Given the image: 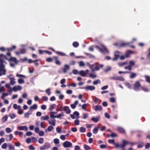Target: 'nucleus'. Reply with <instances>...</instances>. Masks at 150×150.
Segmentation results:
<instances>
[{
	"label": "nucleus",
	"instance_id": "1",
	"mask_svg": "<svg viewBox=\"0 0 150 150\" xmlns=\"http://www.w3.org/2000/svg\"><path fill=\"white\" fill-rule=\"evenodd\" d=\"M6 59L5 55L3 54H0V76L6 74V70L5 69V64L6 63L4 60Z\"/></svg>",
	"mask_w": 150,
	"mask_h": 150
},
{
	"label": "nucleus",
	"instance_id": "2",
	"mask_svg": "<svg viewBox=\"0 0 150 150\" xmlns=\"http://www.w3.org/2000/svg\"><path fill=\"white\" fill-rule=\"evenodd\" d=\"M6 57V59H4V61L5 62V60H8L10 62V65L11 67H14L15 65L17 63V61L16 58L14 57H11L10 59H8Z\"/></svg>",
	"mask_w": 150,
	"mask_h": 150
},
{
	"label": "nucleus",
	"instance_id": "3",
	"mask_svg": "<svg viewBox=\"0 0 150 150\" xmlns=\"http://www.w3.org/2000/svg\"><path fill=\"white\" fill-rule=\"evenodd\" d=\"M95 47L98 50L101 52H102L104 53L108 52V51L106 48L103 45H100V47H99L98 46H96Z\"/></svg>",
	"mask_w": 150,
	"mask_h": 150
},
{
	"label": "nucleus",
	"instance_id": "4",
	"mask_svg": "<svg viewBox=\"0 0 150 150\" xmlns=\"http://www.w3.org/2000/svg\"><path fill=\"white\" fill-rule=\"evenodd\" d=\"M51 146V145L49 143H45L40 148V150H43L49 148Z\"/></svg>",
	"mask_w": 150,
	"mask_h": 150
},
{
	"label": "nucleus",
	"instance_id": "5",
	"mask_svg": "<svg viewBox=\"0 0 150 150\" xmlns=\"http://www.w3.org/2000/svg\"><path fill=\"white\" fill-rule=\"evenodd\" d=\"M72 144L70 142L66 141L63 144V146L64 148L72 147Z\"/></svg>",
	"mask_w": 150,
	"mask_h": 150
},
{
	"label": "nucleus",
	"instance_id": "6",
	"mask_svg": "<svg viewBox=\"0 0 150 150\" xmlns=\"http://www.w3.org/2000/svg\"><path fill=\"white\" fill-rule=\"evenodd\" d=\"M129 144L131 145L133 144V143H131L128 141H126L125 140H123L122 141V143L121 144V148H124L127 145Z\"/></svg>",
	"mask_w": 150,
	"mask_h": 150
},
{
	"label": "nucleus",
	"instance_id": "7",
	"mask_svg": "<svg viewBox=\"0 0 150 150\" xmlns=\"http://www.w3.org/2000/svg\"><path fill=\"white\" fill-rule=\"evenodd\" d=\"M140 83L138 82H136L134 84V89L136 91H138L139 89V88L140 87Z\"/></svg>",
	"mask_w": 150,
	"mask_h": 150
},
{
	"label": "nucleus",
	"instance_id": "8",
	"mask_svg": "<svg viewBox=\"0 0 150 150\" xmlns=\"http://www.w3.org/2000/svg\"><path fill=\"white\" fill-rule=\"evenodd\" d=\"M88 71L89 70L88 69L86 70L85 71L81 70L79 72L78 74H80L82 76H84L87 74Z\"/></svg>",
	"mask_w": 150,
	"mask_h": 150
},
{
	"label": "nucleus",
	"instance_id": "9",
	"mask_svg": "<svg viewBox=\"0 0 150 150\" xmlns=\"http://www.w3.org/2000/svg\"><path fill=\"white\" fill-rule=\"evenodd\" d=\"M70 69V67L69 65L68 64H65L63 69L64 73H66Z\"/></svg>",
	"mask_w": 150,
	"mask_h": 150
},
{
	"label": "nucleus",
	"instance_id": "10",
	"mask_svg": "<svg viewBox=\"0 0 150 150\" xmlns=\"http://www.w3.org/2000/svg\"><path fill=\"white\" fill-rule=\"evenodd\" d=\"M22 89V87L21 86H15L13 88V90L14 91L16 92L18 90L20 91Z\"/></svg>",
	"mask_w": 150,
	"mask_h": 150
},
{
	"label": "nucleus",
	"instance_id": "11",
	"mask_svg": "<svg viewBox=\"0 0 150 150\" xmlns=\"http://www.w3.org/2000/svg\"><path fill=\"white\" fill-rule=\"evenodd\" d=\"M50 49L52 51L55 52L57 54H59L62 56H65L66 55V54L65 53L63 52L58 51H55L54 49L52 48H50Z\"/></svg>",
	"mask_w": 150,
	"mask_h": 150
},
{
	"label": "nucleus",
	"instance_id": "12",
	"mask_svg": "<svg viewBox=\"0 0 150 150\" xmlns=\"http://www.w3.org/2000/svg\"><path fill=\"white\" fill-rule=\"evenodd\" d=\"M95 87L93 86H88L85 87V89L87 91H92L95 89Z\"/></svg>",
	"mask_w": 150,
	"mask_h": 150
},
{
	"label": "nucleus",
	"instance_id": "13",
	"mask_svg": "<svg viewBox=\"0 0 150 150\" xmlns=\"http://www.w3.org/2000/svg\"><path fill=\"white\" fill-rule=\"evenodd\" d=\"M119 53L120 52L119 51H116L115 52V54L114 55V57L112 59V60L113 61L116 60L119 57V55L117 54H119Z\"/></svg>",
	"mask_w": 150,
	"mask_h": 150
},
{
	"label": "nucleus",
	"instance_id": "14",
	"mask_svg": "<svg viewBox=\"0 0 150 150\" xmlns=\"http://www.w3.org/2000/svg\"><path fill=\"white\" fill-rule=\"evenodd\" d=\"M10 84L12 85H13L16 83V79L12 77V78H10Z\"/></svg>",
	"mask_w": 150,
	"mask_h": 150
},
{
	"label": "nucleus",
	"instance_id": "15",
	"mask_svg": "<svg viewBox=\"0 0 150 150\" xmlns=\"http://www.w3.org/2000/svg\"><path fill=\"white\" fill-rule=\"evenodd\" d=\"M18 128L20 130H25L27 131L28 129V127L26 126H19Z\"/></svg>",
	"mask_w": 150,
	"mask_h": 150
},
{
	"label": "nucleus",
	"instance_id": "16",
	"mask_svg": "<svg viewBox=\"0 0 150 150\" xmlns=\"http://www.w3.org/2000/svg\"><path fill=\"white\" fill-rule=\"evenodd\" d=\"M64 110L67 114H69L71 112V110L68 106L64 107Z\"/></svg>",
	"mask_w": 150,
	"mask_h": 150
},
{
	"label": "nucleus",
	"instance_id": "17",
	"mask_svg": "<svg viewBox=\"0 0 150 150\" xmlns=\"http://www.w3.org/2000/svg\"><path fill=\"white\" fill-rule=\"evenodd\" d=\"M48 122L50 125L54 126L56 124V120L54 119L52 120L51 121L48 120Z\"/></svg>",
	"mask_w": 150,
	"mask_h": 150
},
{
	"label": "nucleus",
	"instance_id": "18",
	"mask_svg": "<svg viewBox=\"0 0 150 150\" xmlns=\"http://www.w3.org/2000/svg\"><path fill=\"white\" fill-rule=\"evenodd\" d=\"M49 116L48 115H46L44 116H42L41 117L40 120L41 121L46 120L48 121Z\"/></svg>",
	"mask_w": 150,
	"mask_h": 150
},
{
	"label": "nucleus",
	"instance_id": "19",
	"mask_svg": "<svg viewBox=\"0 0 150 150\" xmlns=\"http://www.w3.org/2000/svg\"><path fill=\"white\" fill-rule=\"evenodd\" d=\"M53 129V127L51 125H50L48 127L47 129H45V131L46 132H47V131L49 132H51Z\"/></svg>",
	"mask_w": 150,
	"mask_h": 150
},
{
	"label": "nucleus",
	"instance_id": "20",
	"mask_svg": "<svg viewBox=\"0 0 150 150\" xmlns=\"http://www.w3.org/2000/svg\"><path fill=\"white\" fill-rule=\"evenodd\" d=\"M94 109L96 111L101 110L102 107L100 105H96L95 106Z\"/></svg>",
	"mask_w": 150,
	"mask_h": 150
},
{
	"label": "nucleus",
	"instance_id": "21",
	"mask_svg": "<svg viewBox=\"0 0 150 150\" xmlns=\"http://www.w3.org/2000/svg\"><path fill=\"white\" fill-rule=\"evenodd\" d=\"M56 107V104H52L50 105L49 109L50 111H52Z\"/></svg>",
	"mask_w": 150,
	"mask_h": 150
},
{
	"label": "nucleus",
	"instance_id": "22",
	"mask_svg": "<svg viewBox=\"0 0 150 150\" xmlns=\"http://www.w3.org/2000/svg\"><path fill=\"white\" fill-rule=\"evenodd\" d=\"M98 127H96L93 130V134H96L98 132Z\"/></svg>",
	"mask_w": 150,
	"mask_h": 150
},
{
	"label": "nucleus",
	"instance_id": "23",
	"mask_svg": "<svg viewBox=\"0 0 150 150\" xmlns=\"http://www.w3.org/2000/svg\"><path fill=\"white\" fill-rule=\"evenodd\" d=\"M8 147L9 150H15V147L11 144H8Z\"/></svg>",
	"mask_w": 150,
	"mask_h": 150
},
{
	"label": "nucleus",
	"instance_id": "24",
	"mask_svg": "<svg viewBox=\"0 0 150 150\" xmlns=\"http://www.w3.org/2000/svg\"><path fill=\"white\" fill-rule=\"evenodd\" d=\"M16 76L17 77L20 78H22L23 79H25L27 77V76H26L21 74H17Z\"/></svg>",
	"mask_w": 150,
	"mask_h": 150
},
{
	"label": "nucleus",
	"instance_id": "25",
	"mask_svg": "<svg viewBox=\"0 0 150 150\" xmlns=\"http://www.w3.org/2000/svg\"><path fill=\"white\" fill-rule=\"evenodd\" d=\"M13 108L15 109L19 110L21 108V106L18 105L16 104H14L13 106Z\"/></svg>",
	"mask_w": 150,
	"mask_h": 150
},
{
	"label": "nucleus",
	"instance_id": "26",
	"mask_svg": "<svg viewBox=\"0 0 150 150\" xmlns=\"http://www.w3.org/2000/svg\"><path fill=\"white\" fill-rule=\"evenodd\" d=\"M137 75L136 73H135L131 72V74L130 75L129 78L131 79H133L135 78Z\"/></svg>",
	"mask_w": 150,
	"mask_h": 150
},
{
	"label": "nucleus",
	"instance_id": "27",
	"mask_svg": "<svg viewBox=\"0 0 150 150\" xmlns=\"http://www.w3.org/2000/svg\"><path fill=\"white\" fill-rule=\"evenodd\" d=\"M18 83L20 84H23L25 83V81L22 78H20L18 80Z\"/></svg>",
	"mask_w": 150,
	"mask_h": 150
},
{
	"label": "nucleus",
	"instance_id": "28",
	"mask_svg": "<svg viewBox=\"0 0 150 150\" xmlns=\"http://www.w3.org/2000/svg\"><path fill=\"white\" fill-rule=\"evenodd\" d=\"M129 42L128 43H125V42H122L120 45V47H125L127 45H129Z\"/></svg>",
	"mask_w": 150,
	"mask_h": 150
},
{
	"label": "nucleus",
	"instance_id": "29",
	"mask_svg": "<svg viewBox=\"0 0 150 150\" xmlns=\"http://www.w3.org/2000/svg\"><path fill=\"white\" fill-rule=\"evenodd\" d=\"M83 146L85 150H89L91 149L90 147L85 144H84Z\"/></svg>",
	"mask_w": 150,
	"mask_h": 150
},
{
	"label": "nucleus",
	"instance_id": "30",
	"mask_svg": "<svg viewBox=\"0 0 150 150\" xmlns=\"http://www.w3.org/2000/svg\"><path fill=\"white\" fill-rule=\"evenodd\" d=\"M8 116L5 115L2 118L1 120L2 122H5L7 120Z\"/></svg>",
	"mask_w": 150,
	"mask_h": 150
},
{
	"label": "nucleus",
	"instance_id": "31",
	"mask_svg": "<svg viewBox=\"0 0 150 150\" xmlns=\"http://www.w3.org/2000/svg\"><path fill=\"white\" fill-rule=\"evenodd\" d=\"M117 129L121 133H124L125 132V131L124 129L122 127H118L117 128Z\"/></svg>",
	"mask_w": 150,
	"mask_h": 150
},
{
	"label": "nucleus",
	"instance_id": "32",
	"mask_svg": "<svg viewBox=\"0 0 150 150\" xmlns=\"http://www.w3.org/2000/svg\"><path fill=\"white\" fill-rule=\"evenodd\" d=\"M64 115L63 112H62L61 113L59 114L58 115H56V118H60L64 116Z\"/></svg>",
	"mask_w": 150,
	"mask_h": 150
},
{
	"label": "nucleus",
	"instance_id": "33",
	"mask_svg": "<svg viewBox=\"0 0 150 150\" xmlns=\"http://www.w3.org/2000/svg\"><path fill=\"white\" fill-rule=\"evenodd\" d=\"M99 119L98 117H97L96 118L93 117L91 119V120L95 122H97Z\"/></svg>",
	"mask_w": 150,
	"mask_h": 150
},
{
	"label": "nucleus",
	"instance_id": "34",
	"mask_svg": "<svg viewBox=\"0 0 150 150\" xmlns=\"http://www.w3.org/2000/svg\"><path fill=\"white\" fill-rule=\"evenodd\" d=\"M37 105L36 104H35L33 105L32 106H31L30 107V110L32 109H36L37 108Z\"/></svg>",
	"mask_w": 150,
	"mask_h": 150
},
{
	"label": "nucleus",
	"instance_id": "35",
	"mask_svg": "<svg viewBox=\"0 0 150 150\" xmlns=\"http://www.w3.org/2000/svg\"><path fill=\"white\" fill-rule=\"evenodd\" d=\"M103 66V64H100L99 65V66H96L95 68V69L96 70H98L100 68H102Z\"/></svg>",
	"mask_w": 150,
	"mask_h": 150
},
{
	"label": "nucleus",
	"instance_id": "36",
	"mask_svg": "<svg viewBox=\"0 0 150 150\" xmlns=\"http://www.w3.org/2000/svg\"><path fill=\"white\" fill-rule=\"evenodd\" d=\"M73 114L76 117V118L78 119L79 118V114L78 112L77 111H75L74 112Z\"/></svg>",
	"mask_w": 150,
	"mask_h": 150
},
{
	"label": "nucleus",
	"instance_id": "37",
	"mask_svg": "<svg viewBox=\"0 0 150 150\" xmlns=\"http://www.w3.org/2000/svg\"><path fill=\"white\" fill-rule=\"evenodd\" d=\"M145 78L146 79V82L150 83V77L149 76H145Z\"/></svg>",
	"mask_w": 150,
	"mask_h": 150
},
{
	"label": "nucleus",
	"instance_id": "38",
	"mask_svg": "<svg viewBox=\"0 0 150 150\" xmlns=\"http://www.w3.org/2000/svg\"><path fill=\"white\" fill-rule=\"evenodd\" d=\"M125 85L127 87L129 88L130 89H131L132 88V86L131 85L130 83H125Z\"/></svg>",
	"mask_w": 150,
	"mask_h": 150
},
{
	"label": "nucleus",
	"instance_id": "39",
	"mask_svg": "<svg viewBox=\"0 0 150 150\" xmlns=\"http://www.w3.org/2000/svg\"><path fill=\"white\" fill-rule=\"evenodd\" d=\"M89 76L90 77L94 79L96 78V77L97 76L95 74H93L92 73H90L89 74Z\"/></svg>",
	"mask_w": 150,
	"mask_h": 150
},
{
	"label": "nucleus",
	"instance_id": "40",
	"mask_svg": "<svg viewBox=\"0 0 150 150\" xmlns=\"http://www.w3.org/2000/svg\"><path fill=\"white\" fill-rule=\"evenodd\" d=\"M8 116L11 119H14L16 117V115L13 113L10 114Z\"/></svg>",
	"mask_w": 150,
	"mask_h": 150
},
{
	"label": "nucleus",
	"instance_id": "41",
	"mask_svg": "<svg viewBox=\"0 0 150 150\" xmlns=\"http://www.w3.org/2000/svg\"><path fill=\"white\" fill-rule=\"evenodd\" d=\"M79 65L80 67H83L85 66V64L83 61H80L79 62Z\"/></svg>",
	"mask_w": 150,
	"mask_h": 150
},
{
	"label": "nucleus",
	"instance_id": "42",
	"mask_svg": "<svg viewBox=\"0 0 150 150\" xmlns=\"http://www.w3.org/2000/svg\"><path fill=\"white\" fill-rule=\"evenodd\" d=\"M7 146H8V144L6 143H4L2 145L1 147L3 149H6Z\"/></svg>",
	"mask_w": 150,
	"mask_h": 150
},
{
	"label": "nucleus",
	"instance_id": "43",
	"mask_svg": "<svg viewBox=\"0 0 150 150\" xmlns=\"http://www.w3.org/2000/svg\"><path fill=\"white\" fill-rule=\"evenodd\" d=\"M39 135L40 136H43L44 134V132L43 131H40L38 133Z\"/></svg>",
	"mask_w": 150,
	"mask_h": 150
},
{
	"label": "nucleus",
	"instance_id": "44",
	"mask_svg": "<svg viewBox=\"0 0 150 150\" xmlns=\"http://www.w3.org/2000/svg\"><path fill=\"white\" fill-rule=\"evenodd\" d=\"M80 131L81 132H85L86 131V128L84 127H81L80 128Z\"/></svg>",
	"mask_w": 150,
	"mask_h": 150
},
{
	"label": "nucleus",
	"instance_id": "45",
	"mask_svg": "<svg viewBox=\"0 0 150 150\" xmlns=\"http://www.w3.org/2000/svg\"><path fill=\"white\" fill-rule=\"evenodd\" d=\"M79 43L77 42H75L73 43V46L75 47H76L79 46Z\"/></svg>",
	"mask_w": 150,
	"mask_h": 150
},
{
	"label": "nucleus",
	"instance_id": "46",
	"mask_svg": "<svg viewBox=\"0 0 150 150\" xmlns=\"http://www.w3.org/2000/svg\"><path fill=\"white\" fill-rule=\"evenodd\" d=\"M129 65L130 66V67H131L132 68V67L134 66V62L132 61H130L129 62Z\"/></svg>",
	"mask_w": 150,
	"mask_h": 150
},
{
	"label": "nucleus",
	"instance_id": "47",
	"mask_svg": "<svg viewBox=\"0 0 150 150\" xmlns=\"http://www.w3.org/2000/svg\"><path fill=\"white\" fill-rule=\"evenodd\" d=\"M44 142V139L43 138H40L38 140V142L40 144H42Z\"/></svg>",
	"mask_w": 150,
	"mask_h": 150
},
{
	"label": "nucleus",
	"instance_id": "48",
	"mask_svg": "<svg viewBox=\"0 0 150 150\" xmlns=\"http://www.w3.org/2000/svg\"><path fill=\"white\" fill-rule=\"evenodd\" d=\"M141 88L145 92H148L149 91L148 89L145 86L141 87Z\"/></svg>",
	"mask_w": 150,
	"mask_h": 150
},
{
	"label": "nucleus",
	"instance_id": "49",
	"mask_svg": "<svg viewBox=\"0 0 150 150\" xmlns=\"http://www.w3.org/2000/svg\"><path fill=\"white\" fill-rule=\"evenodd\" d=\"M6 131L7 133H9L12 132V130L9 127H7L6 129Z\"/></svg>",
	"mask_w": 150,
	"mask_h": 150
},
{
	"label": "nucleus",
	"instance_id": "50",
	"mask_svg": "<svg viewBox=\"0 0 150 150\" xmlns=\"http://www.w3.org/2000/svg\"><path fill=\"white\" fill-rule=\"evenodd\" d=\"M50 90V88H48L46 90V92L48 96H50L51 94Z\"/></svg>",
	"mask_w": 150,
	"mask_h": 150
},
{
	"label": "nucleus",
	"instance_id": "51",
	"mask_svg": "<svg viewBox=\"0 0 150 150\" xmlns=\"http://www.w3.org/2000/svg\"><path fill=\"white\" fill-rule=\"evenodd\" d=\"M124 68L125 69H128L129 70H131L132 69V68L130 67L129 65L128 66H126L124 67Z\"/></svg>",
	"mask_w": 150,
	"mask_h": 150
},
{
	"label": "nucleus",
	"instance_id": "52",
	"mask_svg": "<svg viewBox=\"0 0 150 150\" xmlns=\"http://www.w3.org/2000/svg\"><path fill=\"white\" fill-rule=\"evenodd\" d=\"M54 142L55 144H58L59 143V140L57 138H56L54 139L53 141Z\"/></svg>",
	"mask_w": 150,
	"mask_h": 150
},
{
	"label": "nucleus",
	"instance_id": "53",
	"mask_svg": "<svg viewBox=\"0 0 150 150\" xmlns=\"http://www.w3.org/2000/svg\"><path fill=\"white\" fill-rule=\"evenodd\" d=\"M117 80L123 81H125V79L122 76H119L117 77Z\"/></svg>",
	"mask_w": 150,
	"mask_h": 150
},
{
	"label": "nucleus",
	"instance_id": "54",
	"mask_svg": "<svg viewBox=\"0 0 150 150\" xmlns=\"http://www.w3.org/2000/svg\"><path fill=\"white\" fill-rule=\"evenodd\" d=\"M88 113H85L83 114V118L84 119H85L88 117Z\"/></svg>",
	"mask_w": 150,
	"mask_h": 150
},
{
	"label": "nucleus",
	"instance_id": "55",
	"mask_svg": "<svg viewBox=\"0 0 150 150\" xmlns=\"http://www.w3.org/2000/svg\"><path fill=\"white\" fill-rule=\"evenodd\" d=\"M99 82H100V80H97L94 81L93 82V84L94 85H96Z\"/></svg>",
	"mask_w": 150,
	"mask_h": 150
},
{
	"label": "nucleus",
	"instance_id": "56",
	"mask_svg": "<svg viewBox=\"0 0 150 150\" xmlns=\"http://www.w3.org/2000/svg\"><path fill=\"white\" fill-rule=\"evenodd\" d=\"M50 117L52 118H56V115H55L54 114L52 113V112H50Z\"/></svg>",
	"mask_w": 150,
	"mask_h": 150
},
{
	"label": "nucleus",
	"instance_id": "57",
	"mask_svg": "<svg viewBox=\"0 0 150 150\" xmlns=\"http://www.w3.org/2000/svg\"><path fill=\"white\" fill-rule=\"evenodd\" d=\"M66 136H67V135H66ZM66 135H61L60 136V139H61L62 140H64L66 139V137H65Z\"/></svg>",
	"mask_w": 150,
	"mask_h": 150
},
{
	"label": "nucleus",
	"instance_id": "58",
	"mask_svg": "<svg viewBox=\"0 0 150 150\" xmlns=\"http://www.w3.org/2000/svg\"><path fill=\"white\" fill-rule=\"evenodd\" d=\"M26 52V50L24 49H21L20 50V54H24Z\"/></svg>",
	"mask_w": 150,
	"mask_h": 150
},
{
	"label": "nucleus",
	"instance_id": "59",
	"mask_svg": "<svg viewBox=\"0 0 150 150\" xmlns=\"http://www.w3.org/2000/svg\"><path fill=\"white\" fill-rule=\"evenodd\" d=\"M7 137L9 136V141H11L12 139L13 138V135L12 134H10L9 135H6Z\"/></svg>",
	"mask_w": 150,
	"mask_h": 150
},
{
	"label": "nucleus",
	"instance_id": "60",
	"mask_svg": "<svg viewBox=\"0 0 150 150\" xmlns=\"http://www.w3.org/2000/svg\"><path fill=\"white\" fill-rule=\"evenodd\" d=\"M5 91V89L4 86H1L0 88V93L4 92Z\"/></svg>",
	"mask_w": 150,
	"mask_h": 150
},
{
	"label": "nucleus",
	"instance_id": "61",
	"mask_svg": "<svg viewBox=\"0 0 150 150\" xmlns=\"http://www.w3.org/2000/svg\"><path fill=\"white\" fill-rule=\"evenodd\" d=\"M34 130H35V132L37 133H38L40 131V129H39V128L38 127H35V128Z\"/></svg>",
	"mask_w": 150,
	"mask_h": 150
},
{
	"label": "nucleus",
	"instance_id": "62",
	"mask_svg": "<svg viewBox=\"0 0 150 150\" xmlns=\"http://www.w3.org/2000/svg\"><path fill=\"white\" fill-rule=\"evenodd\" d=\"M87 106V104H84L82 105V108L85 110H86V108Z\"/></svg>",
	"mask_w": 150,
	"mask_h": 150
},
{
	"label": "nucleus",
	"instance_id": "63",
	"mask_svg": "<svg viewBox=\"0 0 150 150\" xmlns=\"http://www.w3.org/2000/svg\"><path fill=\"white\" fill-rule=\"evenodd\" d=\"M41 108L43 110H45L46 109V106L45 105H42L41 106Z\"/></svg>",
	"mask_w": 150,
	"mask_h": 150
},
{
	"label": "nucleus",
	"instance_id": "64",
	"mask_svg": "<svg viewBox=\"0 0 150 150\" xmlns=\"http://www.w3.org/2000/svg\"><path fill=\"white\" fill-rule=\"evenodd\" d=\"M56 131L57 133H59L61 131V129L59 127H57L56 129Z\"/></svg>",
	"mask_w": 150,
	"mask_h": 150
}]
</instances>
